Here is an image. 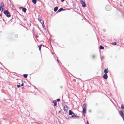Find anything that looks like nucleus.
I'll return each mask as SVG.
<instances>
[{"instance_id":"obj_1","label":"nucleus","mask_w":124,"mask_h":124,"mask_svg":"<svg viewBox=\"0 0 124 124\" xmlns=\"http://www.w3.org/2000/svg\"><path fill=\"white\" fill-rule=\"evenodd\" d=\"M86 104L85 103L83 106V114H85L86 113Z\"/></svg>"},{"instance_id":"obj_2","label":"nucleus","mask_w":124,"mask_h":124,"mask_svg":"<svg viewBox=\"0 0 124 124\" xmlns=\"http://www.w3.org/2000/svg\"><path fill=\"white\" fill-rule=\"evenodd\" d=\"M3 12L7 17H10V15L8 10H5Z\"/></svg>"},{"instance_id":"obj_3","label":"nucleus","mask_w":124,"mask_h":124,"mask_svg":"<svg viewBox=\"0 0 124 124\" xmlns=\"http://www.w3.org/2000/svg\"><path fill=\"white\" fill-rule=\"evenodd\" d=\"M80 3L82 5V6L83 7H85L86 6V4L85 2L81 0H80Z\"/></svg>"},{"instance_id":"obj_4","label":"nucleus","mask_w":124,"mask_h":124,"mask_svg":"<svg viewBox=\"0 0 124 124\" xmlns=\"http://www.w3.org/2000/svg\"><path fill=\"white\" fill-rule=\"evenodd\" d=\"M64 110V111H66L68 109V107L66 105H65L63 108Z\"/></svg>"},{"instance_id":"obj_5","label":"nucleus","mask_w":124,"mask_h":124,"mask_svg":"<svg viewBox=\"0 0 124 124\" xmlns=\"http://www.w3.org/2000/svg\"><path fill=\"white\" fill-rule=\"evenodd\" d=\"M103 78L105 79H107L108 78V76L107 74H104L103 76Z\"/></svg>"},{"instance_id":"obj_6","label":"nucleus","mask_w":124,"mask_h":124,"mask_svg":"<svg viewBox=\"0 0 124 124\" xmlns=\"http://www.w3.org/2000/svg\"><path fill=\"white\" fill-rule=\"evenodd\" d=\"M38 19L40 23L42 21H43V20H42L41 17L40 16H39L38 18Z\"/></svg>"},{"instance_id":"obj_7","label":"nucleus","mask_w":124,"mask_h":124,"mask_svg":"<svg viewBox=\"0 0 124 124\" xmlns=\"http://www.w3.org/2000/svg\"><path fill=\"white\" fill-rule=\"evenodd\" d=\"M69 115H72V114H74L73 112L71 110H70L69 112Z\"/></svg>"},{"instance_id":"obj_8","label":"nucleus","mask_w":124,"mask_h":124,"mask_svg":"<svg viewBox=\"0 0 124 124\" xmlns=\"http://www.w3.org/2000/svg\"><path fill=\"white\" fill-rule=\"evenodd\" d=\"M53 102L54 103V106H55L57 105V102L56 101H53Z\"/></svg>"},{"instance_id":"obj_9","label":"nucleus","mask_w":124,"mask_h":124,"mask_svg":"<svg viewBox=\"0 0 124 124\" xmlns=\"http://www.w3.org/2000/svg\"><path fill=\"white\" fill-rule=\"evenodd\" d=\"M64 10H65L63 9L62 8H61L58 10V11L59 12H60Z\"/></svg>"},{"instance_id":"obj_10","label":"nucleus","mask_w":124,"mask_h":124,"mask_svg":"<svg viewBox=\"0 0 124 124\" xmlns=\"http://www.w3.org/2000/svg\"><path fill=\"white\" fill-rule=\"evenodd\" d=\"M104 72L105 73V74H107L108 72V71L107 69H105L104 70Z\"/></svg>"},{"instance_id":"obj_11","label":"nucleus","mask_w":124,"mask_h":124,"mask_svg":"<svg viewBox=\"0 0 124 124\" xmlns=\"http://www.w3.org/2000/svg\"><path fill=\"white\" fill-rule=\"evenodd\" d=\"M40 23H41V24H42V26L43 27H44L45 26V25L44 24V21H42Z\"/></svg>"},{"instance_id":"obj_12","label":"nucleus","mask_w":124,"mask_h":124,"mask_svg":"<svg viewBox=\"0 0 124 124\" xmlns=\"http://www.w3.org/2000/svg\"><path fill=\"white\" fill-rule=\"evenodd\" d=\"M4 6L3 3V2H1L0 5V8H1L2 7H3Z\"/></svg>"},{"instance_id":"obj_13","label":"nucleus","mask_w":124,"mask_h":124,"mask_svg":"<svg viewBox=\"0 0 124 124\" xmlns=\"http://www.w3.org/2000/svg\"><path fill=\"white\" fill-rule=\"evenodd\" d=\"M58 7H55L54 9V11L55 12H56L58 10Z\"/></svg>"},{"instance_id":"obj_14","label":"nucleus","mask_w":124,"mask_h":124,"mask_svg":"<svg viewBox=\"0 0 124 124\" xmlns=\"http://www.w3.org/2000/svg\"><path fill=\"white\" fill-rule=\"evenodd\" d=\"M99 48L100 49H104V47L101 45H100V46Z\"/></svg>"},{"instance_id":"obj_15","label":"nucleus","mask_w":124,"mask_h":124,"mask_svg":"<svg viewBox=\"0 0 124 124\" xmlns=\"http://www.w3.org/2000/svg\"><path fill=\"white\" fill-rule=\"evenodd\" d=\"M22 10L23 11L25 12H26V9L25 8H24L22 9Z\"/></svg>"},{"instance_id":"obj_16","label":"nucleus","mask_w":124,"mask_h":124,"mask_svg":"<svg viewBox=\"0 0 124 124\" xmlns=\"http://www.w3.org/2000/svg\"><path fill=\"white\" fill-rule=\"evenodd\" d=\"M36 0H32V2L34 4H36Z\"/></svg>"},{"instance_id":"obj_17","label":"nucleus","mask_w":124,"mask_h":124,"mask_svg":"<svg viewBox=\"0 0 124 124\" xmlns=\"http://www.w3.org/2000/svg\"><path fill=\"white\" fill-rule=\"evenodd\" d=\"M78 117V116H77L76 115H74V114L72 116V117Z\"/></svg>"},{"instance_id":"obj_18","label":"nucleus","mask_w":124,"mask_h":124,"mask_svg":"<svg viewBox=\"0 0 124 124\" xmlns=\"http://www.w3.org/2000/svg\"><path fill=\"white\" fill-rule=\"evenodd\" d=\"M42 45H39V49L40 51L41 47Z\"/></svg>"},{"instance_id":"obj_19","label":"nucleus","mask_w":124,"mask_h":124,"mask_svg":"<svg viewBox=\"0 0 124 124\" xmlns=\"http://www.w3.org/2000/svg\"><path fill=\"white\" fill-rule=\"evenodd\" d=\"M28 76L27 74H24L23 75L24 77L25 78H26Z\"/></svg>"},{"instance_id":"obj_20","label":"nucleus","mask_w":124,"mask_h":124,"mask_svg":"<svg viewBox=\"0 0 124 124\" xmlns=\"http://www.w3.org/2000/svg\"><path fill=\"white\" fill-rule=\"evenodd\" d=\"M104 58V57L103 56H101V60L103 59Z\"/></svg>"},{"instance_id":"obj_21","label":"nucleus","mask_w":124,"mask_h":124,"mask_svg":"<svg viewBox=\"0 0 124 124\" xmlns=\"http://www.w3.org/2000/svg\"><path fill=\"white\" fill-rule=\"evenodd\" d=\"M121 108L122 109H124V106L123 105H121Z\"/></svg>"},{"instance_id":"obj_22","label":"nucleus","mask_w":124,"mask_h":124,"mask_svg":"<svg viewBox=\"0 0 124 124\" xmlns=\"http://www.w3.org/2000/svg\"><path fill=\"white\" fill-rule=\"evenodd\" d=\"M92 57L93 58H94L95 57V55H93L92 56Z\"/></svg>"},{"instance_id":"obj_23","label":"nucleus","mask_w":124,"mask_h":124,"mask_svg":"<svg viewBox=\"0 0 124 124\" xmlns=\"http://www.w3.org/2000/svg\"><path fill=\"white\" fill-rule=\"evenodd\" d=\"M112 44L113 45H116V42H113L112 43Z\"/></svg>"},{"instance_id":"obj_24","label":"nucleus","mask_w":124,"mask_h":124,"mask_svg":"<svg viewBox=\"0 0 124 124\" xmlns=\"http://www.w3.org/2000/svg\"><path fill=\"white\" fill-rule=\"evenodd\" d=\"M30 23H29L30 24V26H31V21H30Z\"/></svg>"},{"instance_id":"obj_25","label":"nucleus","mask_w":124,"mask_h":124,"mask_svg":"<svg viewBox=\"0 0 124 124\" xmlns=\"http://www.w3.org/2000/svg\"><path fill=\"white\" fill-rule=\"evenodd\" d=\"M60 99H57V101H60Z\"/></svg>"},{"instance_id":"obj_26","label":"nucleus","mask_w":124,"mask_h":124,"mask_svg":"<svg viewBox=\"0 0 124 124\" xmlns=\"http://www.w3.org/2000/svg\"><path fill=\"white\" fill-rule=\"evenodd\" d=\"M24 85V84L23 83H22L21 85V86H23Z\"/></svg>"},{"instance_id":"obj_27","label":"nucleus","mask_w":124,"mask_h":124,"mask_svg":"<svg viewBox=\"0 0 124 124\" xmlns=\"http://www.w3.org/2000/svg\"><path fill=\"white\" fill-rule=\"evenodd\" d=\"M17 87L18 88H19L20 87V85H17Z\"/></svg>"},{"instance_id":"obj_28","label":"nucleus","mask_w":124,"mask_h":124,"mask_svg":"<svg viewBox=\"0 0 124 124\" xmlns=\"http://www.w3.org/2000/svg\"><path fill=\"white\" fill-rule=\"evenodd\" d=\"M110 7V6H106V8H107V7Z\"/></svg>"},{"instance_id":"obj_29","label":"nucleus","mask_w":124,"mask_h":124,"mask_svg":"<svg viewBox=\"0 0 124 124\" xmlns=\"http://www.w3.org/2000/svg\"><path fill=\"white\" fill-rule=\"evenodd\" d=\"M86 124H89L88 122V121H87V122Z\"/></svg>"},{"instance_id":"obj_30","label":"nucleus","mask_w":124,"mask_h":124,"mask_svg":"<svg viewBox=\"0 0 124 124\" xmlns=\"http://www.w3.org/2000/svg\"><path fill=\"white\" fill-rule=\"evenodd\" d=\"M61 0L62 2H63L65 0Z\"/></svg>"},{"instance_id":"obj_31","label":"nucleus","mask_w":124,"mask_h":124,"mask_svg":"<svg viewBox=\"0 0 124 124\" xmlns=\"http://www.w3.org/2000/svg\"><path fill=\"white\" fill-rule=\"evenodd\" d=\"M57 61L59 63V61L58 60V59H57Z\"/></svg>"},{"instance_id":"obj_32","label":"nucleus","mask_w":124,"mask_h":124,"mask_svg":"<svg viewBox=\"0 0 124 124\" xmlns=\"http://www.w3.org/2000/svg\"><path fill=\"white\" fill-rule=\"evenodd\" d=\"M1 8H0V10H1Z\"/></svg>"},{"instance_id":"obj_33","label":"nucleus","mask_w":124,"mask_h":124,"mask_svg":"<svg viewBox=\"0 0 124 124\" xmlns=\"http://www.w3.org/2000/svg\"><path fill=\"white\" fill-rule=\"evenodd\" d=\"M3 10V8H2V10Z\"/></svg>"},{"instance_id":"obj_34","label":"nucleus","mask_w":124,"mask_h":124,"mask_svg":"<svg viewBox=\"0 0 124 124\" xmlns=\"http://www.w3.org/2000/svg\"><path fill=\"white\" fill-rule=\"evenodd\" d=\"M61 88H62V86H61Z\"/></svg>"},{"instance_id":"obj_35","label":"nucleus","mask_w":124,"mask_h":124,"mask_svg":"<svg viewBox=\"0 0 124 124\" xmlns=\"http://www.w3.org/2000/svg\"><path fill=\"white\" fill-rule=\"evenodd\" d=\"M103 31H105V30H103Z\"/></svg>"},{"instance_id":"obj_36","label":"nucleus","mask_w":124,"mask_h":124,"mask_svg":"<svg viewBox=\"0 0 124 124\" xmlns=\"http://www.w3.org/2000/svg\"><path fill=\"white\" fill-rule=\"evenodd\" d=\"M60 112V111H59V112Z\"/></svg>"}]
</instances>
